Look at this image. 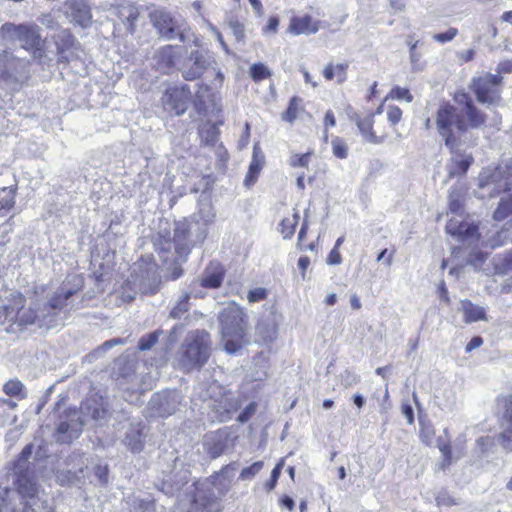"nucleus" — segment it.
<instances>
[{"mask_svg":"<svg viewBox=\"0 0 512 512\" xmlns=\"http://www.w3.org/2000/svg\"><path fill=\"white\" fill-rule=\"evenodd\" d=\"M478 181L476 195L479 198L494 197L502 192H508V195L501 198L493 218L496 221L510 218L507 223L509 228L497 231L489 240V246L495 248L508 241L512 242V159L501 160L496 167L483 169Z\"/></svg>","mask_w":512,"mask_h":512,"instance_id":"obj_1","label":"nucleus"},{"mask_svg":"<svg viewBox=\"0 0 512 512\" xmlns=\"http://www.w3.org/2000/svg\"><path fill=\"white\" fill-rule=\"evenodd\" d=\"M16 489L0 487V512H52L46 499L39 496L38 487L27 475H19Z\"/></svg>","mask_w":512,"mask_h":512,"instance_id":"obj_2","label":"nucleus"},{"mask_svg":"<svg viewBox=\"0 0 512 512\" xmlns=\"http://www.w3.org/2000/svg\"><path fill=\"white\" fill-rule=\"evenodd\" d=\"M221 342L229 354H236L250 343L247 315L236 303H228L219 313Z\"/></svg>","mask_w":512,"mask_h":512,"instance_id":"obj_3","label":"nucleus"},{"mask_svg":"<svg viewBox=\"0 0 512 512\" xmlns=\"http://www.w3.org/2000/svg\"><path fill=\"white\" fill-rule=\"evenodd\" d=\"M81 413L83 418L76 413L68 421H62L57 428V441L69 443L77 438L86 422V418L93 420H102L107 415V410L103 406L101 399L96 397L88 398L81 404Z\"/></svg>","mask_w":512,"mask_h":512,"instance_id":"obj_4","label":"nucleus"},{"mask_svg":"<svg viewBox=\"0 0 512 512\" xmlns=\"http://www.w3.org/2000/svg\"><path fill=\"white\" fill-rule=\"evenodd\" d=\"M191 224L186 221H179L175 225L173 238L159 237L154 246L155 251L159 254L164 262L170 260L184 261L191 249V241L189 239Z\"/></svg>","mask_w":512,"mask_h":512,"instance_id":"obj_5","label":"nucleus"},{"mask_svg":"<svg viewBox=\"0 0 512 512\" xmlns=\"http://www.w3.org/2000/svg\"><path fill=\"white\" fill-rule=\"evenodd\" d=\"M434 124L439 135L445 140L446 146L454 149L457 146L456 133L467 130V124L458 109L448 102H442L435 114Z\"/></svg>","mask_w":512,"mask_h":512,"instance_id":"obj_6","label":"nucleus"},{"mask_svg":"<svg viewBox=\"0 0 512 512\" xmlns=\"http://www.w3.org/2000/svg\"><path fill=\"white\" fill-rule=\"evenodd\" d=\"M205 73L215 75L211 85L212 88L218 89L222 86L224 74L217 67V62L213 54L205 50L192 51L185 60L182 74L186 80H195Z\"/></svg>","mask_w":512,"mask_h":512,"instance_id":"obj_7","label":"nucleus"},{"mask_svg":"<svg viewBox=\"0 0 512 512\" xmlns=\"http://www.w3.org/2000/svg\"><path fill=\"white\" fill-rule=\"evenodd\" d=\"M0 39L4 42H20L25 50H32L34 58L42 57L43 41L35 24L4 23L0 27Z\"/></svg>","mask_w":512,"mask_h":512,"instance_id":"obj_8","label":"nucleus"},{"mask_svg":"<svg viewBox=\"0 0 512 512\" xmlns=\"http://www.w3.org/2000/svg\"><path fill=\"white\" fill-rule=\"evenodd\" d=\"M209 357V334L204 330L191 331L180 350V363L186 369L202 366Z\"/></svg>","mask_w":512,"mask_h":512,"instance_id":"obj_9","label":"nucleus"},{"mask_svg":"<svg viewBox=\"0 0 512 512\" xmlns=\"http://www.w3.org/2000/svg\"><path fill=\"white\" fill-rule=\"evenodd\" d=\"M208 406L215 413L219 422L231 419L232 414L238 409L239 403L231 391L213 382L207 389Z\"/></svg>","mask_w":512,"mask_h":512,"instance_id":"obj_10","label":"nucleus"},{"mask_svg":"<svg viewBox=\"0 0 512 512\" xmlns=\"http://www.w3.org/2000/svg\"><path fill=\"white\" fill-rule=\"evenodd\" d=\"M502 77L499 75L485 74L474 78L472 89L477 100L484 104L493 105L500 100V84Z\"/></svg>","mask_w":512,"mask_h":512,"instance_id":"obj_11","label":"nucleus"},{"mask_svg":"<svg viewBox=\"0 0 512 512\" xmlns=\"http://www.w3.org/2000/svg\"><path fill=\"white\" fill-rule=\"evenodd\" d=\"M72 281L74 282L73 287H68L67 284H63L55 292L50 301L46 303V309H56L61 313L77 308L74 304V298L82 286V280L79 276H73Z\"/></svg>","mask_w":512,"mask_h":512,"instance_id":"obj_12","label":"nucleus"},{"mask_svg":"<svg viewBox=\"0 0 512 512\" xmlns=\"http://www.w3.org/2000/svg\"><path fill=\"white\" fill-rule=\"evenodd\" d=\"M191 97L192 93L187 85L173 86L166 90L162 101L166 109L181 115L188 109Z\"/></svg>","mask_w":512,"mask_h":512,"instance_id":"obj_13","label":"nucleus"},{"mask_svg":"<svg viewBox=\"0 0 512 512\" xmlns=\"http://www.w3.org/2000/svg\"><path fill=\"white\" fill-rule=\"evenodd\" d=\"M38 310L39 304H33L26 307L24 296L20 293L13 294V325H38Z\"/></svg>","mask_w":512,"mask_h":512,"instance_id":"obj_14","label":"nucleus"},{"mask_svg":"<svg viewBox=\"0 0 512 512\" xmlns=\"http://www.w3.org/2000/svg\"><path fill=\"white\" fill-rule=\"evenodd\" d=\"M154 26L158 29L159 33L166 39H179L184 41L183 30L178 22L172 18L170 13L157 10L152 15Z\"/></svg>","mask_w":512,"mask_h":512,"instance_id":"obj_15","label":"nucleus"},{"mask_svg":"<svg viewBox=\"0 0 512 512\" xmlns=\"http://www.w3.org/2000/svg\"><path fill=\"white\" fill-rule=\"evenodd\" d=\"M499 424L501 428L499 443L504 449L512 451V394L502 400Z\"/></svg>","mask_w":512,"mask_h":512,"instance_id":"obj_16","label":"nucleus"},{"mask_svg":"<svg viewBox=\"0 0 512 512\" xmlns=\"http://www.w3.org/2000/svg\"><path fill=\"white\" fill-rule=\"evenodd\" d=\"M446 232L468 245L479 240L477 227L473 223L461 221L457 217L449 219L446 224Z\"/></svg>","mask_w":512,"mask_h":512,"instance_id":"obj_17","label":"nucleus"},{"mask_svg":"<svg viewBox=\"0 0 512 512\" xmlns=\"http://www.w3.org/2000/svg\"><path fill=\"white\" fill-rule=\"evenodd\" d=\"M350 118L355 122L364 141L375 145L385 142L387 135L378 136L373 130L374 114H368L365 117H361L357 113H354Z\"/></svg>","mask_w":512,"mask_h":512,"instance_id":"obj_18","label":"nucleus"},{"mask_svg":"<svg viewBox=\"0 0 512 512\" xmlns=\"http://www.w3.org/2000/svg\"><path fill=\"white\" fill-rule=\"evenodd\" d=\"M65 5L72 21L83 28L92 23L91 8L86 0H67Z\"/></svg>","mask_w":512,"mask_h":512,"instance_id":"obj_19","label":"nucleus"},{"mask_svg":"<svg viewBox=\"0 0 512 512\" xmlns=\"http://www.w3.org/2000/svg\"><path fill=\"white\" fill-rule=\"evenodd\" d=\"M320 27V21L314 20L310 15H304L293 17L288 30L294 35H311L317 33Z\"/></svg>","mask_w":512,"mask_h":512,"instance_id":"obj_20","label":"nucleus"},{"mask_svg":"<svg viewBox=\"0 0 512 512\" xmlns=\"http://www.w3.org/2000/svg\"><path fill=\"white\" fill-rule=\"evenodd\" d=\"M24 65L25 62L16 57L12 52L8 50L0 51V77H11Z\"/></svg>","mask_w":512,"mask_h":512,"instance_id":"obj_21","label":"nucleus"},{"mask_svg":"<svg viewBox=\"0 0 512 512\" xmlns=\"http://www.w3.org/2000/svg\"><path fill=\"white\" fill-rule=\"evenodd\" d=\"M461 311L464 314V320L466 323H472L479 320H486L485 309L483 307L474 305L469 300L461 301Z\"/></svg>","mask_w":512,"mask_h":512,"instance_id":"obj_22","label":"nucleus"},{"mask_svg":"<svg viewBox=\"0 0 512 512\" xmlns=\"http://www.w3.org/2000/svg\"><path fill=\"white\" fill-rule=\"evenodd\" d=\"M347 68V63H338L336 65H334L333 63H329L324 67L322 74L325 80L331 81L334 78H336L337 83L342 84L347 79Z\"/></svg>","mask_w":512,"mask_h":512,"instance_id":"obj_23","label":"nucleus"},{"mask_svg":"<svg viewBox=\"0 0 512 512\" xmlns=\"http://www.w3.org/2000/svg\"><path fill=\"white\" fill-rule=\"evenodd\" d=\"M124 441L132 452H140L143 449V435L140 424L131 425Z\"/></svg>","mask_w":512,"mask_h":512,"instance_id":"obj_24","label":"nucleus"},{"mask_svg":"<svg viewBox=\"0 0 512 512\" xmlns=\"http://www.w3.org/2000/svg\"><path fill=\"white\" fill-rule=\"evenodd\" d=\"M59 312L56 309H46V304L39 306L38 310V326L52 328L58 324Z\"/></svg>","mask_w":512,"mask_h":512,"instance_id":"obj_25","label":"nucleus"},{"mask_svg":"<svg viewBox=\"0 0 512 512\" xmlns=\"http://www.w3.org/2000/svg\"><path fill=\"white\" fill-rule=\"evenodd\" d=\"M225 441L220 434H211L207 437L205 447L212 458L219 457L225 449Z\"/></svg>","mask_w":512,"mask_h":512,"instance_id":"obj_26","label":"nucleus"},{"mask_svg":"<svg viewBox=\"0 0 512 512\" xmlns=\"http://www.w3.org/2000/svg\"><path fill=\"white\" fill-rule=\"evenodd\" d=\"M16 406L15 402L0 398V427L15 422L16 415L13 414V410Z\"/></svg>","mask_w":512,"mask_h":512,"instance_id":"obj_27","label":"nucleus"},{"mask_svg":"<svg viewBox=\"0 0 512 512\" xmlns=\"http://www.w3.org/2000/svg\"><path fill=\"white\" fill-rule=\"evenodd\" d=\"M235 470V463H232L222 468L219 474L217 475L218 482L216 483V485L219 486V489L222 493H226L229 490Z\"/></svg>","mask_w":512,"mask_h":512,"instance_id":"obj_28","label":"nucleus"},{"mask_svg":"<svg viewBox=\"0 0 512 512\" xmlns=\"http://www.w3.org/2000/svg\"><path fill=\"white\" fill-rule=\"evenodd\" d=\"M300 219L299 212L294 210L293 214L284 218L280 223V232L284 239H289L294 235L295 228Z\"/></svg>","mask_w":512,"mask_h":512,"instance_id":"obj_29","label":"nucleus"},{"mask_svg":"<svg viewBox=\"0 0 512 512\" xmlns=\"http://www.w3.org/2000/svg\"><path fill=\"white\" fill-rule=\"evenodd\" d=\"M14 190L5 187L0 190V217L5 216L14 206Z\"/></svg>","mask_w":512,"mask_h":512,"instance_id":"obj_30","label":"nucleus"},{"mask_svg":"<svg viewBox=\"0 0 512 512\" xmlns=\"http://www.w3.org/2000/svg\"><path fill=\"white\" fill-rule=\"evenodd\" d=\"M468 123L467 128H478L485 122V117L482 113H480L470 102L466 104V112H465Z\"/></svg>","mask_w":512,"mask_h":512,"instance_id":"obj_31","label":"nucleus"},{"mask_svg":"<svg viewBox=\"0 0 512 512\" xmlns=\"http://www.w3.org/2000/svg\"><path fill=\"white\" fill-rule=\"evenodd\" d=\"M13 314V294H11L5 304L0 306V325L10 324L13 326Z\"/></svg>","mask_w":512,"mask_h":512,"instance_id":"obj_32","label":"nucleus"},{"mask_svg":"<svg viewBox=\"0 0 512 512\" xmlns=\"http://www.w3.org/2000/svg\"><path fill=\"white\" fill-rule=\"evenodd\" d=\"M256 146L254 147V156L253 159L249 165V171L245 177V185L251 186L255 183L258 173L261 169V161L257 158V152H256Z\"/></svg>","mask_w":512,"mask_h":512,"instance_id":"obj_33","label":"nucleus"},{"mask_svg":"<svg viewBox=\"0 0 512 512\" xmlns=\"http://www.w3.org/2000/svg\"><path fill=\"white\" fill-rule=\"evenodd\" d=\"M222 281L223 273L220 270L214 272H206L201 280V286L215 289L221 286Z\"/></svg>","mask_w":512,"mask_h":512,"instance_id":"obj_34","label":"nucleus"},{"mask_svg":"<svg viewBox=\"0 0 512 512\" xmlns=\"http://www.w3.org/2000/svg\"><path fill=\"white\" fill-rule=\"evenodd\" d=\"M301 102L302 100L299 97H293L290 100L287 110L282 114V120L288 123H293L298 117Z\"/></svg>","mask_w":512,"mask_h":512,"instance_id":"obj_35","label":"nucleus"},{"mask_svg":"<svg viewBox=\"0 0 512 512\" xmlns=\"http://www.w3.org/2000/svg\"><path fill=\"white\" fill-rule=\"evenodd\" d=\"M189 299L190 293L183 294L176 305L172 308L170 312V317L173 319H179L183 314H185L189 309Z\"/></svg>","mask_w":512,"mask_h":512,"instance_id":"obj_36","label":"nucleus"},{"mask_svg":"<svg viewBox=\"0 0 512 512\" xmlns=\"http://www.w3.org/2000/svg\"><path fill=\"white\" fill-rule=\"evenodd\" d=\"M208 503L209 499L206 497L205 493L197 489V493L194 496L188 512H204Z\"/></svg>","mask_w":512,"mask_h":512,"instance_id":"obj_37","label":"nucleus"},{"mask_svg":"<svg viewBox=\"0 0 512 512\" xmlns=\"http://www.w3.org/2000/svg\"><path fill=\"white\" fill-rule=\"evenodd\" d=\"M3 391L9 396L24 398V385L19 380H10L3 386Z\"/></svg>","mask_w":512,"mask_h":512,"instance_id":"obj_38","label":"nucleus"},{"mask_svg":"<svg viewBox=\"0 0 512 512\" xmlns=\"http://www.w3.org/2000/svg\"><path fill=\"white\" fill-rule=\"evenodd\" d=\"M162 333H163L162 331L156 330L152 333L142 336L139 340V345H138L139 349L141 351H146V350L151 349L156 344L159 336Z\"/></svg>","mask_w":512,"mask_h":512,"instance_id":"obj_39","label":"nucleus"},{"mask_svg":"<svg viewBox=\"0 0 512 512\" xmlns=\"http://www.w3.org/2000/svg\"><path fill=\"white\" fill-rule=\"evenodd\" d=\"M264 467L263 461H256L249 467L242 469L239 479L242 481L252 480Z\"/></svg>","mask_w":512,"mask_h":512,"instance_id":"obj_40","label":"nucleus"},{"mask_svg":"<svg viewBox=\"0 0 512 512\" xmlns=\"http://www.w3.org/2000/svg\"><path fill=\"white\" fill-rule=\"evenodd\" d=\"M388 99H396V100H404L408 103L412 102L413 96L407 88H402L399 86L394 87L386 96L385 100Z\"/></svg>","mask_w":512,"mask_h":512,"instance_id":"obj_41","label":"nucleus"},{"mask_svg":"<svg viewBox=\"0 0 512 512\" xmlns=\"http://www.w3.org/2000/svg\"><path fill=\"white\" fill-rule=\"evenodd\" d=\"M332 150L334 156L340 159H345L348 156V146L345 141L339 137L332 140Z\"/></svg>","mask_w":512,"mask_h":512,"instance_id":"obj_42","label":"nucleus"},{"mask_svg":"<svg viewBox=\"0 0 512 512\" xmlns=\"http://www.w3.org/2000/svg\"><path fill=\"white\" fill-rule=\"evenodd\" d=\"M462 207V195L457 188H453L449 194V208L452 213H459Z\"/></svg>","mask_w":512,"mask_h":512,"instance_id":"obj_43","label":"nucleus"},{"mask_svg":"<svg viewBox=\"0 0 512 512\" xmlns=\"http://www.w3.org/2000/svg\"><path fill=\"white\" fill-rule=\"evenodd\" d=\"M250 75L253 78V80L261 81L270 76V71L264 64L257 63L251 66Z\"/></svg>","mask_w":512,"mask_h":512,"instance_id":"obj_44","label":"nucleus"},{"mask_svg":"<svg viewBox=\"0 0 512 512\" xmlns=\"http://www.w3.org/2000/svg\"><path fill=\"white\" fill-rule=\"evenodd\" d=\"M307 217H308V210L305 211L304 213V220H303V223H302V226L300 228V231H299V234H298V246L301 250H311L313 251L314 248H315V245L313 243L305 246L303 245V239L307 233V230H308V220H307Z\"/></svg>","mask_w":512,"mask_h":512,"instance_id":"obj_45","label":"nucleus"},{"mask_svg":"<svg viewBox=\"0 0 512 512\" xmlns=\"http://www.w3.org/2000/svg\"><path fill=\"white\" fill-rule=\"evenodd\" d=\"M340 381L344 387L348 388L356 385L360 381V376L354 371L346 369L340 374Z\"/></svg>","mask_w":512,"mask_h":512,"instance_id":"obj_46","label":"nucleus"},{"mask_svg":"<svg viewBox=\"0 0 512 512\" xmlns=\"http://www.w3.org/2000/svg\"><path fill=\"white\" fill-rule=\"evenodd\" d=\"M283 465H284V460L281 459L277 464L276 466L273 468L272 472H271V477H270V480H268L266 483H265V487L268 491H271L275 488L276 484H277V481L280 477V474H281V471H282V468H283Z\"/></svg>","mask_w":512,"mask_h":512,"instance_id":"obj_47","label":"nucleus"},{"mask_svg":"<svg viewBox=\"0 0 512 512\" xmlns=\"http://www.w3.org/2000/svg\"><path fill=\"white\" fill-rule=\"evenodd\" d=\"M32 453V448L30 445L26 446L22 452H21V455L18 459V463H17V477L19 475H27L28 477H30L33 481H34V478L28 473V472H25V473H22L21 472V468L24 467L25 463L27 462L28 458L30 457Z\"/></svg>","mask_w":512,"mask_h":512,"instance_id":"obj_48","label":"nucleus"},{"mask_svg":"<svg viewBox=\"0 0 512 512\" xmlns=\"http://www.w3.org/2000/svg\"><path fill=\"white\" fill-rule=\"evenodd\" d=\"M70 459L77 460L81 464L79 468L73 467L72 469L69 470V473L72 474V477L74 479L80 480L81 477L83 476L82 474L84 472V466L87 468V465L85 464V459L81 454H75V453L70 456Z\"/></svg>","mask_w":512,"mask_h":512,"instance_id":"obj_49","label":"nucleus"},{"mask_svg":"<svg viewBox=\"0 0 512 512\" xmlns=\"http://www.w3.org/2000/svg\"><path fill=\"white\" fill-rule=\"evenodd\" d=\"M256 331L262 336L265 342H271L276 337V329L274 326L266 328L264 323H259L256 327Z\"/></svg>","mask_w":512,"mask_h":512,"instance_id":"obj_50","label":"nucleus"},{"mask_svg":"<svg viewBox=\"0 0 512 512\" xmlns=\"http://www.w3.org/2000/svg\"><path fill=\"white\" fill-rule=\"evenodd\" d=\"M402 119V110L398 106L387 108V120L391 126L397 125Z\"/></svg>","mask_w":512,"mask_h":512,"instance_id":"obj_51","label":"nucleus"},{"mask_svg":"<svg viewBox=\"0 0 512 512\" xmlns=\"http://www.w3.org/2000/svg\"><path fill=\"white\" fill-rule=\"evenodd\" d=\"M458 34V30L456 28H449L446 32L437 33L433 35V39L441 44L452 41Z\"/></svg>","mask_w":512,"mask_h":512,"instance_id":"obj_52","label":"nucleus"},{"mask_svg":"<svg viewBox=\"0 0 512 512\" xmlns=\"http://www.w3.org/2000/svg\"><path fill=\"white\" fill-rule=\"evenodd\" d=\"M438 448L443 455L442 468L444 469L446 466H449L452 462L451 447L447 443H442L438 441Z\"/></svg>","mask_w":512,"mask_h":512,"instance_id":"obj_53","label":"nucleus"},{"mask_svg":"<svg viewBox=\"0 0 512 512\" xmlns=\"http://www.w3.org/2000/svg\"><path fill=\"white\" fill-rule=\"evenodd\" d=\"M409 58L411 62V69L413 72H419L423 70L424 65L420 61L422 58V54L419 51H409Z\"/></svg>","mask_w":512,"mask_h":512,"instance_id":"obj_54","label":"nucleus"},{"mask_svg":"<svg viewBox=\"0 0 512 512\" xmlns=\"http://www.w3.org/2000/svg\"><path fill=\"white\" fill-rule=\"evenodd\" d=\"M309 163V153L302 155L294 154L289 159V164L292 167H307Z\"/></svg>","mask_w":512,"mask_h":512,"instance_id":"obj_55","label":"nucleus"},{"mask_svg":"<svg viewBox=\"0 0 512 512\" xmlns=\"http://www.w3.org/2000/svg\"><path fill=\"white\" fill-rule=\"evenodd\" d=\"M266 296L267 292L264 288H255L248 292L247 299L250 303H255L264 300Z\"/></svg>","mask_w":512,"mask_h":512,"instance_id":"obj_56","label":"nucleus"},{"mask_svg":"<svg viewBox=\"0 0 512 512\" xmlns=\"http://www.w3.org/2000/svg\"><path fill=\"white\" fill-rule=\"evenodd\" d=\"M336 125V119H335V116H334V113L331 111V110H328L325 114V118H324V126H325V130H324V133H323V139L325 142L328 141V132H327V127H334Z\"/></svg>","mask_w":512,"mask_h":512,"instance_id":"obj_57","label":"nucleus"},{"mask_svg":"<svg viewBox=\"0 0 512 512\" xmlns=\"http://www.w3.org/2000/svg\"><path fill=\"white\" fill-rule=\"evenodd\" d=\"M230 29L232 30L233 35L235 36L237 41H241L244 39V27L238 21H231L229 23Z\"/></svg>","mask_w":512,"mask_h":512,"instance_id":"obj_58","label":"nucleus"},{"mask_svg":"<svg viewBox=\"0 0 512 512\" xmlns=\"http://www.w3.org/2000/svg\"><path fill=\"white\" fill-rule=\"evenodd\" d=\"M433 435H434V430L431 426H422L420 428V437L424 443L430 444Z\"/></svg>","mask_w":512,"mask_h":512,"instance_id":"obj_59","label":"nucleus"},{"mask_svg":"<svg viewBox=\"0 0 512 512\" xmlns=\"http://www.w3.org/2000/svg\"><path fill=\"white\" fill-rule=\"evenodd\" d=\"M94 474L101 483H106L108 477L107 465H97L94 469Z\"/></svg>","mask_w":512,"mask_h":512,"instance_id":"obj_60","label":"nucleus"},{"mask_svg":"<svg viewBox=\"0 0 512 512\" xmlns=\"http://www.w3.org/2000/svg\"><path fill=\"white\" fill-rule=\"evenodd\" d=\"M159 289V282L153 280L152 284L147 285L146 283H141L139 287V291L144 294H154Z\"/></svg>","mask_w":512,"mask_h":512,"instance_id":"obj_61","label":"nucleus"},{"mask_svg":"<svg viewBox=\"0 0 512 512\" xmlns=\"http://www.w3.org/2000/svg\"><path fill=\"white\" fill-rule=\"evenodd\" d=\"M394 252H389L388 249H383L377 256V261H384L386 266H390L393 262Z\"/></svg>","mask_w":512,"mask_h":512,"instance_id":"obj_62","label":"nucleus"},{"mask_svg":"<svg viewBox=\"0 0 512 512\" xmlns=\"http://www.w3.org/2000/svg\"><path fill=\"white\" fill-rule=\"evenodd\" d=\"M341 262H342V257L340 255L338 249L333 248L327 257V264L339 265Z\"/></svg>","mask_w":512,"mask_h":512,"instance_id":"obj_63","label":"nucleus"},{"mask_svg":"<svg viewBox=\"0 0 512 512\" xmlns=\"http://www.w3.org/2000/svg\"><path fill=\"white\" fill-rule=\"evenodd\" d=\"M256 405L254 403L249 404L245 410L239 415L238 420L242 423L248 421L250 416L255 412Z\"/></svg>","mask_w":512,"mask_h":512,"instance_id":"obj_64","label":"nucleus"}]
</instances>
